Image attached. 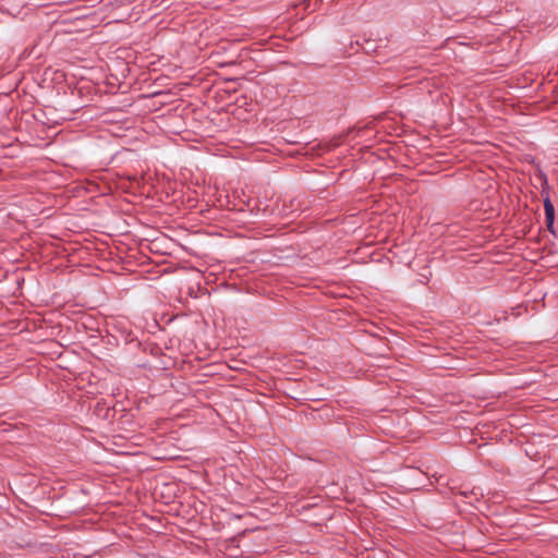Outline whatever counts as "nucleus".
<instances>
[{"label":"nucleus","mask_w":558,"mask_h":558,"mask_svg":"<svg viewBox=\"0 0 558 558\" xmlns=\"http://www.w3.org/2000/svg\"><path fill=\"white\" fill-rule=\"evenodd\" d=\"M544 209H545L547 226H548V228H550L551 225L554 223V219H555V208H554V205L551 204L549 197H546L544 199Z\"/></svg>","instance_id":"obj_1"}]
</instances>
